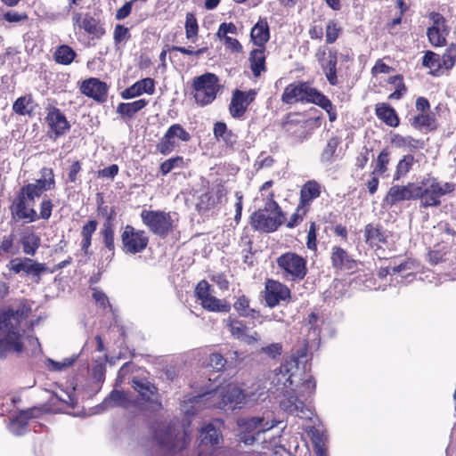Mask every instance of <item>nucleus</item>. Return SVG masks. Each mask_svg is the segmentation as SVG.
Masks as SVG:
<instances>
[{
	"label": "nucleus",
	"mask_w": 456,
	"mask_h": 456,
	"mask_svg": "<svg viewBox=\"0 0 456 456\" xmlns=\"http://www.w3.org/2000/svg\"><path fill=\"white\" fill-rule=\"evenodd\" d=\"M265 60V47H257L250 52L248 61L255 77H260L262 72L266 71Z\"/></svg>",
	"instance_id": "7c9ffc66"
},
{
	"label": "nucleus",
	"mask_w": 456,
	"mask_h": 456,
	"mask_svg": "<svg viewBox=\"0 0 456 456\" xmlns=\"http://www.w3.org/2000/svg\"><path fill=\"white\" fill-rule=\"evenodd\" d=\"M441 56L444 70H452L456 65V43L449 44Z\"/></svg>",
	"instance_id": "3c124183"
},
{
	"label": "nucleus",
	"mask_w": 456,
	"mask_h": 456,
	"mask_svg": "<svg viewBox=\"0 0 456 456\" xmlns=\"http://www.w3.org/2000/svg\"><path fill=\"white\" fill-rule=\"evenodd\" d=\"M100 235L104 247L111 253L115 254V230L114 227L108 224H103L100 231Z\"/></svg>",
	"instance_id": "8fccbe9b"
},
{
	"label": "nucleus",
	"mask_w": 456,
	"mask_h": 456,
	"mask_svg": "<svg viewBox=\"0 0 456 456\" xmlns=\"http://www.w3.org/2000/svg\"><path fill=\"white\" fill-rule=\"evenodd\" d=\"M191 94L195 102L201 106H207L212 103L220 90L218 77L210 72H206L200 76L194 77L191 84Z\"/></svg>",
	"instance_id": "423d86ee"
},
{
	"label": "nucleus",
	"mask_w": 456,
	"mask_h": 456,
	"mask_svg": "<svg viewBox=\"0 0 456 456\" xmlns=\"http://www.w3.org/2000/svg\"><path fill=\"white\" fill-rule=\"evenodd\" d=\"M322 186L316 180H308L301 187L298 204L310 210L313 201L322 194Z\"/></svg>",
	"instance_id": "bb28decb"
},
{
	"label": "nucleus",
	"mask_w": 456,
	"mask_h": 456,
	"mask_svg": "<svg viewBox=\"0 0 456 456\" xmlns=\"http://www.w3.org/2000/svg\"><path fill=\"white\" fill-rule=\"evenodd\" d=\"M441 56L432 51L425 52L422 57V65L429 69L430 74L433 76H439L444 69V66L441 65Z\"/></svg>",
	"instance_id": "a19ab883"
},
{
	"label": "nucleus",
	"mask_w": 456,
	"mask_h": 456,
	"mask_svg": "<svg viewBox=\"0 0 456 456\" xmlns=\"http://www.w3.org/2000/svg\"><path fill=\"white\" fill-rule=\"evenodd\" d=\"M274 192L271 191L265 199L264 208L265 213L273 215V216H278L280 219L285 222V214L282 212L278 202L274 200Z\"/></svg>",
	"instance_id": "5fc2aeb1"
},
{
	"label": "nucleus",
	"mask_w": 456,
	"mask_h": 456,
	"mask_svg": "<svg viewBox=\"0 0 456 456\" xmlns=\"http://www.w3.org/2000/svg\"><path fill=\"white\" fill-rule=\"evenodd\" d=\"M227 195L224 182L216 179L208 191L198 198L196 208L199 212H207L223 202Z\"/></svg>",
	"instance_id": "4468645a"
},
{
	"label": "nucleus",
	"mask_w": 456,
	"mask_h": 456,
	"mask_svg": "<svg viewBox=\"0 0 456 456\" xmlns=\"http://www.w3.org/2000/svg\"><path fill=\"white\" fill-rule=\"evenodd\" d=\"M140 216L142 224L150 232L162 239L167 238L175 230L170 212L143 209Z\"/></svg>",
	"instance_id": "6e6552de"
},
{
	"label": "nucleus",
	"mask_w": 456,
	"mask_h": 456,
	"mask_svg": "<svg viewBox=\"0 0 456 456\" xmlns=\"http://www.w3.org/2000/svg\"><path fill=\"white\" fill-rule=\"evenodd\" d=\"M185 37L188 40L195 43L199 36V24L196 16L193 12H187L185 17Z\"/></svg>",
	"instance_id": "de8ad7c7"
},
{
	"label": "nucleus",
	"mask_w": 456,
	"mask_h": 456,
	"mask_svg": "<svg viewBox=\"0 0 456 456\" xmlns=\"http://www.w3.org/2000/svg\"><path fill=\"white\" fill-rule=\"evenodd\" d=\"M76 57L77 53L68 45H61L57 46L53 53L54 61L65 66L71 64Z\"/></svg>",
	"instance_id": "ea45409f"
},
{
	"label": "nucleus",
	"mask_w": 456,
	"mask_h": 456,
	"mask_svg": "<svg viewBox=\"0 0 456 456\" xmlns=\"http://www.w3.org/2000/svg\"><path fill=\"white\" fill-rule=\"evenodd\" d=\"M185 166L183 157L177 155L163 161L159 165V172L162 176H165L174 168H183Z\"/></svg>",
	"instance_id": "864d4df0"
},
{
	"label": "nucleus",
	"mask_w": 456,
	"mask_h": 456,
	"mask_svg": "<svg viewBox=\"0 0 456 456\" xmlns=\"http://www.w3.org/2000/svg\"><path fill=\"white\" fill-rule=\"evenodd\" d=\"M228 327L232 336L240 339L247 332V326L242 321L229 318Z\"/></svg>",
	"instance_id": "69168bd1"
},
{
	"label": "nucleus",
	"mask_w": 456,
	"mask_h": 456,
	"mask_svg": "<svg viewBox=\"0 0 456 456\" xmlns=\"http://www.w3.org/2000/svg\"><path fill=\"white\" fill-rule=\"evenodd\" d=\"M387 233L380 224L370 223L364 226L363 239L370 248H380L387 243Z\"/></svg>",
	"instance_id": "5701e85b"
},
{
	"label": "nucleus",
	"mask_w": 456,
	"mask_h": 456,
	"mask_svg": "<svg viewBox=\"0 0 456 456\" xmlns=\"http://www.w3.org/2000/svg\"><path fill=\"white\" fill-rule=\"evenodd\" d=\"M20 243L24 254L28 256H35L40 247V237L34 232L26 233L20 238Z\"/></svg>",
	"instance_id": "c03bdc74"
},
{
	"label": "nucleus",
	"mask_w": 456,
	"mask_h": 456,
	"mask_svg": "<svg viewBox=\"0 0 456 456\" xmlns=\"http://www.w3.org/2000/svg\"><path fill=\"white\" fill-rule=\"evenodd\" d=\"M82 170V164L79 160H74L68 169V182L77 183L78 181V174Z\"/></svg>",
	"instance_id": "774afa93"
},
{
	"label": "nucleus",
	"mask_w": 456,
	"mask_h": 456,
	"mask_svg": "<svg viewBox=\"0 0 456 456\" xmlns=\"http://www.w3.org/2000/svg\"><path fill=\"white\" fill-rule=\"evenodd\" d=\"M45 111L46 135L51 140L57 141L69 132L71 125L61 109L48 105L45 107Z\"/></svg>",
	"instance_id": "9b49d317"
},
{
	"label": "nucleus",
	"mask_w": 456,
	"mask_h": 456,
	"mask_svg": "<svg viewBox=\"0 0 456 456\" xmlns=\"http://www.w3.org/2000/svg\"><path fill=\"white\" fill-rule=\"evenodd\" d=\"M107 406H123L127 407L129 403V399L127 398V394L119 391V390H113L110 395L105 398L103 402Z\"/></svg>",
	"instance_id": "13d9d810"
},
{
	"label": "nucleus",
	"mask_w": 456,
	"mask_h": 456,
	"mask_svg": "<svg viewBox=\"0 0 456 456\" xmlns=\"http://www.w3.org/2000/svg\"><path fill=\"white\" fill-rule=\"evenodd\" d=\"M155 93V80L151 77H145L134 83L131 86L126 88L120 93L123 99L128 100L142 94H153Z\"/></svg>",
	"instance_id": "a878e982"
},
{
	"label": "nucleus",
	"mask_w": 456,
	"mask_h": 456,
	"mask_svg": "<svg viewBox=\"0 0 456 456\" xmlns=\"http://www.w3.org/2000/svg\"><path fill=\"white\" fill-rule=\"evenodd\" d=\"M428 18L432 21V25L427 29L429 44L436 48L447 45V37L451 29L446 19L435 11L428 13Z\"/></svg>",
	"instance_id": "ddd939ff"
},
{
	"label": "nucleus",
	"mask_w": 456,
	"mask_h": 456,
	"mask_svg": "<svg viewBox=\"0 0 456 456\" xmlns=\"http://www.w3.org/2000/svg\"><path fill=\"white\" fill-rule=\"evenodd\" d=\"M29 309L12 310L9 309L0 314V331L4 334V338L0 339V346L4 345L7 349L17 353L23 351V343L21 340L20 327L19 324L13 326L12 320L19 317L26 318Z\"/></svg>",
	"instance_id": "39448f33"
},
{
	"label": "nucleus",
	"mask_w": 456,
	"mask_h": 456,
	"mask_svg": "<svg viewBox=\"0 0 456 456\" xmlns=\"http://www.w3.org/2000/svg\"><path fill=\"white\" fill-rule=\"evenodd\" d=\"M387 83L395 86V91L388 95L389 100H400L407 93L403 76L401 74L388 77Z\"/></svg>",
	"instance_id": "49530a36"
},
{
	"label": "nucleus",
	"mask_w": 456,
	"mask_h": 456,
	"mask_svg": "<svg viewBox=\"0 0 456 456\" xmlns=\"http://www.w3.org/2000/svg\"><path fill=\"white\" fill-rule=\"evenodd\" d=\"M390 161L391 151L388 147H385L372 162L371 175L383 176L388 170Z\"/></svg>",
	"instance_id": "c9c22d12"
},
{
	"label": "nucleus",
	"mask_w": 456,
	"mask_h": 456,
	"mask_svg": "<svg viewBox=\"0 0 456 456\" xmlns=\"http://www.w3.org/2000/svg\"><path fill=\"white\" fill-rule=\"evenodd\" d=\"M74 20L78 24L79 28H83L88 35H91L93 38L99 39L106 33L101 20L89 13H86L84 16L80 13H77L74 16Z\"/></svg>",
	"instance_id": "b1692460"
},
{
	"label": "nucleus",
	"mask_w": 456,
	"mask_h": 456,
	"mask_svg": "<svg viewBox=\"0 0 456 456\" xmlns=\"http://www.w3.org/2000/svg\"><path fill=\"white\" fill-rule=\"evenodd\" d=\"M200 444L211 447L218 445L223 440V436L218 428L212 423L205 425L200 429Z\"/></svg>",
	"instance_id": "72a5a7b5"
},
{
	"label": "nucleus",
	"mask_w": 456,
	"mask_h": 456,
	"mask_svg": "<svg viewBox=\"0 0 456 456\" xmlns=\"http://www.w3.org/2000/svg\"><path fill=\"white\" fill-rule=\"evenodd\" d=\"M121 248L126 255L142 253L149 245V236L143 230L135 229L131 224H126L121 232Z\"/></svg>",
	"instance_id": "9d476101"
},
{
	"label": "nucleus",
	"mask_w": 456,
	"mask_h": 456,
	"mask_svg": "<svg viewBox=\"0 0 456 456\" xmlns=\"http://www.w3.org/2000/svg\"><path fill=\"white\" fill-rule=\"evenodd\" d=\"M376 117L390 127H397L400 118L395 110L387 102H378L375 105Z\"/></svg>",
	"instance_id": "cd10ccee"
},
{
	"label": "nucleus",
	"mask_w": 456,
	"mask_h": 456,
	"mask_svg": "<svg viewBox=\"0 0 456 456\" xmlns=\"http://www.w3.org/2000/svg\"><path fill=\"white\" fill-rule=\"evenodd\" d=\"M132 387L138 393L142 403H157L161 406V403L157 400L158 388L149 380L134 379Z\"/></svg>",
	"instance_id": "393cba45"
},
{
	"label": "nucleus",
	"mask_w": 456,
	"mask_h": 456,
	"mask_svg": "<svg viewBox=\"0 0 456 456\" xmlns=\"http://www.w3.org/2000/svg\"><path fill=\"white\" fill-rule=\"evenodd\" d=\"M308 212L309 209L300 204H297L295 212L291 215L289 220L286 223V226L289 229H293L298 226Z\"/></svg>",
	"instance_id": "052dcab7"
},
{
	"label": "nucleus",
	"mask_w": 456,
	"mask_h": 456,
	"mask_svg": "<svg viewBox=\"0 0 456 456\" xmlns=\"http://www.w3.org/2000/svg\"><path fill=\"white\" fill-rule=\"evenodd\" d=\"M277 266L282 277L287 281H300L306 273V260L296 252L288 251L276 259Z\"/></svg>",
	"instance_id": "0eeeda50"
},
{
	"label": "nucleus",
	"mask_w": 456,
	"mask_h": 456,
	"mask_svg": "<svg viewBox=\"0 0 456 456\" xmlns=\"http://www.w3.org/2000/svg\"><path fill=\"white\" fill-rule=\"evenodd\" d=\"M284 223L278 216H273L271 214L266 215L265 210L262 209L253 212L250 216L251 227L263 232H273Z\"/></svg>",
	"instance_id": "6ab92c4d"
},
{
	"label": "nucleus",
	"mask_w": 456,
	"mask_h": 456,
	"mask_svg": "<svg viewBox=\"0 0 456 456\" xmlns=\"http://www.w3.org/2000/svg\"><path fill=\"white\" fill-rule=\"evenodd\" d=\"M169 51H175V52H179L184 55H187V56H193V57H196V58H199L200 56L207 53L208 52V47L207 45H204L202 47H200L198 49H194L193 47L191 46H189V47H184V46H176V45H173L171 48L168 49Z\"/></svg>",
	"instance_id": "e2e57ef3"
},
{
	"label": "nucleus",
	"mask_w": 456,
	"mask_h": 456,
	"mask_svg": "<svg viewBox=\"0 0 456 456\" xmlns=\"http://www.w3.org/2000/svg\"><path fill=\"white\" fill-rule=\"evenodd\" d=\"M281 407L282 410L289 413H304L305 412V404L302 401L298 399V397L291 394L289 392H286L284 394L283 399L281 401Z\"/></svg>",
	"instance_id": "e433bc0d"
},
{
	"label": "nucleus",
	"mask_w": 456,
	"mask_h": 456,
	"mask_svg": "<svg viewBox=\"0 0 456 456\" xmlns=\"http://www.w3.org/2000/svg\"><path fill=\"white\" fill-rule=\"evenodd\" d=\"M15 236L12 233L4 235L0 238V256L15 255L18 252L14 246Z\"/></svg>",
	"instance_id": "bf43d9fd"
},
{
	"label": "nucleus",
	"mask_w": 456,
	"mask_h": 456,
	"mask_svg": "<svg viewBox=\"0 0 456 456\" xmlns=\"http://www.w3.org/2000/svg\"><path fill=\"white\" fill-rule=\"evenodd\" d=\"M200 401L207 403L208 407L224 409L229 406L232 409L241 404L245 399V394L237 384L229 383L217 387L216 389L206 392L199 396Z\"/></svg>",
	"instance_id": "20e7f679"
},
{
	"label": "nucleus",
	"mask_w": 456,
	"mask_h": 456,
	"mask_svg": "<svg viewBox=\"0 0 456 456\" xmlns=\"http://www.w3.org/2000/svg\"><path fill=\"white\" fill-rule=\"evenodd\" d=\"M455 183H440L436 177H424L419 183H415L416 200H420L421 208L439 207L441 198L455 191Z\"/></svg>",
	"instance_id": "7ed1b4c3"
},
{
	"label": "nucleus",
	"mask_w": 456,
	"mask_h": 456,
	"mask_svg": "<svg viewBox=\"0 0 456 456\" xmlns=\"http://www.w3.org/2000/svg\"><path fill=\"white\" fill-rule=\"evenodd\" d=\"M33 103V96L31 94L17 98L12 104V111L20 116H31L33 109L28 108Z\"/></svg>",
	"instance_id": "a18cd8bd"
},
{
	"label": "nucleus",
	"mask_w": 456,
	"mask_h": 456,
	"mask_svg": "<svg viewBox=\"0 0 456 456\" xmlns=\"http://www.w3.org/2000/svg\"><path fill=\"white\" fill-rule=\"evenodd\" d=\"M397 147H409L411 150L422 149L424 142L419 139H415L412 136H403L395 134L392 140Z\"/></svg>",
	"instance_id": "6e6d98bb"
},
{
	"label": "nucleus",
	"mask_w": 456,
	"mask_h": 456,
	"mask_svg": "<svg viewBox=\"0 0 456 456\" xmlns=\"http://www.w3.org/2000/svg\"><path fill=\"white\" fill-rule=\"evenodd\" d=\"M7 267L15 274L23 272L27 276H31L36 282H39L42 273L47 271L45 264L38 263L29 257L13 258Z\"/></svg>",
	"instance_id": "2eb2a0df"
},
{
	"label": "nucleus",
	"mask_w": 456,
	"mask_h": 456,
	"mask_svg": "<svg viewBox=\"0 0 456 456\" xmlns=\"http://www.w3.org/2000/svg\"><path fill=\"white\" fill-rule=\"evenodd\" d=\"M234 310L242 317L256 319L259 317V311L249 306V299L245 295L240 296L233 304Z\"/></svg>",
	"instance_id": "79ce46f5"
},
{
	"label": "nucleus",
	"mask_w": 456,
	"mask_h": 456,
	"mask_svg": "<svg viewBox=\"0 0 456 456\" xmlns=\"http://www.w3.org/2000/svg\"><path fill=\"white\" fill-rule=\"evenodd\" d=\"M191 139L190 133L181 125H171L156 144V151L162 155L172 153L180 146V142H188Z\"/></svg>",
	"instance_id": "1a4fd4ad"
},
{
	"label": "nucleus",
	"mask_w": 456,
	"mask_h": 456,
	"mask_svg": "<svg viewBox=\"0 0 456 456\" xmlns=\"http://www.w3.org/2000/svg\"><path fill=\"white\" fill-rule=\"evenodd\" d=\"M40 178L34 183L22 185L15 193L9 209L11 217L15 222L34 223L37 221L35 201L45 192L56 189L54 171L52 167H43Z\"/></svg>",
	"instance_id": "f257e3e1"
},
{
	"label": "nucleus",
	"mask_w": 456,
	"mask_h": 456,
	"mask_svg": "<svg viewBox=\"0 0 456 456\" xmlns=\"http://www.w3.org/2000/svg\"><path fill=\"white\" fill-rule=\"evenodd\" d=\"M194 294L201 306L208 312L229 313L231 310V305L225 299H219L212 295L211 286L206 280L199 281Z\"/></svg>",
	"instance_id": "f8f14e48"
},
{
	"label": "nucleus",
	"mask_w": 456,
	"mask_h": 456,
	"mask_svg": "<svg viewBox=\"0 0 456 456\" xmlns=\"http://www.w3.org/2000/svg\"><path fill=\"white\" fill-rule=\"evenodd\" d=\"M342 142L341 137L338 135L331 136L328 141L324 148L322 149L320 160L324 164L332 163L338 157V150Z\"/></svg>",
	"instance_id": "f704fd0d"
},
{
	"label": "nucleus",
	"mask_w": 456,
	"mask_h": 456,
	"mask_svg": "<svg viewBox=\"0 0 456 456\" xmlns=\"http://www.w3.org/2000/svg\"><path fill=\"white\" fill-rule=\"evenodd\" d=\"M129 28L122 24H117L113 31V40L116 46L131 39Z\"/></svg>",
	"instance_id": "680f3d73"
},
{
	"label": "nucleus",
	"mask_w": 456,
	"mask_h": 456,
	"mask_svg": "<svg viewBox=\"0 0 456 456\" xmlns=\"http://www.w3.org/2000/svg\"><path fill=\"white\" fill-rule=\"evenodd\" d=\"M281 101L287 105L312 103L328 114L330 122H334L338 118L337 109L332 102L308 81L298 80L286 86Z\"/></svg>",
	"instance_id": "f03ea898"
},
{
	"label": "nucleus",
	"mask_w": 456,
	"mask_h": 456,
	"mask_svg": "<svg viewBox=\"0 0 456 456\" xmlns=\"http://www.w3.org/2000/svg\"><path fill=\"white\" fill-rule=\"evenodd\" d=\"M303 117L304 114L301 112H289L286 114L281 124V128L287 132L293 131L296 127L305 129L307 126V120L301 118Z\"/></svg>",
	"instance_id": "58836bf2"
},
{
	"label": "nucleus",
	"mask_w": 456,
	"mask_h": 456,
	"mask_svg": "<svg viewBox=\"0 0 456 456\" xmlns=\"http://www.w3.org/2000/svg\"><path fill=\"white\" fill-rule=\"evenodd\" d=\"M415 159L411 154L403 155L401 159H399L395 170L393 175V181H399L402 178L405 177L407 174L412 169L414 165Z\"/></svg>",
	"instance_id": "37998d69"
},
{
	"label": "nucleus",
	"mask_w": 456,
	"mask_h": 456,
	"mask_svg": "<svg viewBox=\"0 0 456 456\" xmlns=\"http://www.w3.org/2000/svg\"><path fill=\"white\" fill-rule=\"evenodd\" d=\"M213 134L218 142H222L229 151H235L239 148V135L228 128L224 121H216L213 126Z\"/></svg>",
	"instance_id": "412c9836"
},
{
	"label": "nucleus",
	"mask_w": 456,
	"mask_h": 456,
	"mask_svg": "<svg viewBox=\"0 0 456 456\" xmlns=\"http://www.w3.org/2000/svg\"><path fill=\"white\" fill-rule=\"evenodd\" d=\"M53 202L49 198H44L39 204V214H37V221L39 219L48 220L53 209Z\"/></svg>",
	"instance_id": "0e129e2a"
},
{
	"label": "nucleus",
	"mask_w": 456,
	"mask_h": 456,
	"mask_svg": "<svg viewBox=\"0 0 456 456\" xmlns=\"http://www.w3.org/2000/svg\"><path fill=\"white\" fill-rule=\"evenodd\" d=\"M277 424L278 422L273 419L270 422L268 420L265 421L264 417H251L243 419L240 426H241L244 430L248 431V433L259 435L272 429L273 427L277 426Z\"/></svg>",
	"instance_id": "c85d7f7f"
},
{
	"label": "nucleus",
	"mask_w": 456,
	"mask_h": 456,
	"mask_svg": "<svg viewBox=\"0 0 456 456\" xmlns=\"http://www.w3.org/2000/svg\"><path fill=\"white\" fill-rule=\"evenodd\" d=\"M226 362V359L221 354L214 353L209 355L208 366L219 371L224 368Z\"/></svg>",
	"instance_id": "338daca9"
},
{
	"label": "nucleus",
	"mask_w": 456,
	"mask_h": 456,
	"mask_svg": "<svg viewBox=\"0 0 456 456\" xmlns=\"http://www.w3.org/2000/svg\"><path fill=\"white\" fill-rule=\"evenodd\" d=\"M256 92L248 90V92L236 89L232 95L229 104V112L233 118L240 119L244 117L248 106L256 99Z\"/></svg>",
	"instance_id": "dca6fc26"
},
{
	"label": "nucleus",
	"mask_w": 456,
	"mask_h": 456,
	"mask_svg": "<svg viewBox=\"0 0 456 456\" xmlns=\"http://www.w3.org/2000/svg\"><path fill=\"white\" fill-rule=\"evenodd\" d=\"M411 125L416 129L427 128L430 131L437 129L435 114L431 112L419 113L411 119Z\"/></svg>",
	"instance_id": "4c0bfd02"
},
{
	"label": "nucleus",
	"mask_w": 456,
	"mask_h": 456,
	"mask_svg": "<svg viewBox=\"0 0 456 456\" xmlns=\"http://www.w3.org/2000/svg\"><path fill=\"white\" fill-rule=\"evenodd\" d=\"M154 437L162 447L173 449L175 446L174 443V429L170 425L167 426L165 430L161 432L155 431Z\"/></svg>",
	"instance_id": "4d7b16f0"
},
{
	"label": "nucleus",
	"mask_w": 456,
	"mask_h": 456,
	"mask_svg": "<svg viewBox=\"0 0 456 456\" xmlns=\"http://www.w3.org/2000/svg\"><path fill=\"white\" fill-rule=\"evenodd\" d=\"M330 262L336 271L354 273L357 270V261L340 246H334L330 252Z\"/></svg>",
	"instance_id": "aec40b11"
},
{
	"label": "nucleus",
	"mask_w": 456,
	"mask_h": 456,
	"mask_svg": "<svg viewBox=\"0 0 456 456\" xmlns=\"http://www.w3.org/2000/svg\"><path fill=\"white\" fill-rule=\"evenodd\" d=\"M251 41L258 47H265L270 39V29L266 20H259L250 31Z\"/></svg>",
	"instance_id": "473e14b6"
},
{
	"label": "nucleus",
	"mask_w": 456,
	"mask_h": 456,
	"mask_svg": "<svg viewBox=\"0 0 456 456\" xmlns=\"http://www.w3.org/2000/svg\"><path fill=\"white\" fill-rule=\"evenodd\" d=\"M28 416L22 411L11 420L10 428L15 436H22L28 431Z\"/></svg>",
	"instance_id": "603ef678"
},
{
	"label": "nucleus",
	"mask_w": 456,
	"mask_h": 456,
	"mask_svg": "<svg viewBox=\"0 0 456 456\" xmlns=\"http://www.w3.org/2000/svg\"><path fill=\"white\" fill-rule=\"evenodd\" d=\"M343 33L342 26L336 20H329L325 26V41L327 45H332Z\"/></svg>",
	"instance_id": "09e8293b"
},
{
	"label": "nucleus",
	"mask_w": 456,
	"mask_h": 456,
	"mask_svg": "<svg viewBox=\"0 0 456 456\" xmlns=\"http://www.w3.org/2000/svg\"><path fill=\"white\" fill-rule=\"evenodd\" d=\"M415 183L406 185H393L389 188L384 201L393 207L404 200H416Z\"/></svg>",
	"instance_id": "4be33fe9"
},
{
	"label": "nucleus",
	"mask_w": 456,
	"mask_h": 456,
	"mask_svg": "<svg viewBox=\"0 0 456 456\" xmlns=\"http://www.w3.org/2000/svg\"><path fill=\"white\" fill-rule=\"evenodd\" d=\"M79 90L84 95L103 103L107 100L109 86L106 82L97 77H89L82 81Z\"/></svg>",
	"instance_id": "a211bd4d"
},
{
	"label": "nucleus",
	"mask_w": 456,
	"mask_h": 456,
	"mask_svg": "<svg viewBox=\"0 0 456 456\" xmlns=\"http://www.w3.org/2000/svg\"><path fill=\"white\" fill-rule=\"evenodd\" d=\"M148 105V101L139 99L132 102H120L117 106L116 112L125 121L134 118V115Z\"/></svg>",
	"instance_id": "c756f323"
},
{
	"label": "nucleus",
	"mask_w": 456,
	"mask_h": 456,
	"mask_svg": "<svg viewBox=\"0 0 456 456\" xmlns=\"http://www.w3.org/2000/svg\"><path fill=\"white\" fill-rule=\"evenodd\" d=\"M337 65L338 51L336 49H330L328 61L323 62L321 68L325 74L327 81L333 86L338 84Z\"/></svg>",
	"instance_id": "2f4dec72"
},
{
	"label": "nucleus",
	"mask_w": 456,
	"mask_h": 456,
	"mask_svg": "<svg viewBox=\"0 0 456 456\" xmlns=\"http://www.w3.org/2000/svg\"><path fill=\"white\" fill-rule=\"evenodd\" d=\"M291 294L289 289L283 283L267 279L265 283V300L269 307L278 305L281 301L290 299Z\"/></svg>",
	"instance_id": "f3484780"
}]
</instances>
